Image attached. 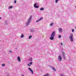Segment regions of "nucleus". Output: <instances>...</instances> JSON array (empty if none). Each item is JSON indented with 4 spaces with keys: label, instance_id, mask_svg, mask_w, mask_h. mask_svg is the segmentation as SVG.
<instances>
[{
    "label": "nucleus",
    "instance_id": "obj_1",
    "mask_svg": "<svg viewBox=\"0 0 76 76\" xmlns=\"http://www.w3.org/2000/svg\"><path fill=\"white\" fill-rule=\"evenodd\" d=\"M32 16H30L29 18L28 19L27 22L26 23V26H27L28 25H29L31 21V19H32Z\"/></svg>",
    "mask_w": 76,
    "mask_h": 76
},
{
    "label": "nucleus",
    "instance_id": "obj_2",
    "mask_svg": "<svg viewBox=\"0 0 76 76\" xmlns=\"http://www.w3.org/2000/svg\"><path fill=\"white\" fill-rule=\"evenodd\" d=\"M56 33V31H53L51 35L50 36V39H51V40H54V36H55V33Z\"/></svg>",
    "mask_w": 76,
    "mask_h": 76
},
{
    "label": "nucleus",
    "instance_id": "obj_3",
    "mask_svg": "<svg viewBox=\"0 0 76 76\" xmlns=\"http://www.w3.org/2000/svg\"><path fill=\"white\" fill-rule=\"evenodd\" d=\"M73 35L72 34H70V36L69 37V39L71 42H73Z\"/></svg>",
    "mask_w": 76,
    "mask_h": 76
},
{
    "label": "nucleus",
    "instance_id": "obj_4",
    "mask_svg": "<svg viewBox=\"0 0 76 76\" xmlns=\"http://www.w3.org/2000/svg\"><path fill=\"white\" fill-rule=\"evenodd\" d=\"M59 32V33H62L63 31V29L61 28H58Z\"/></svg>",
    "mask_w": 76,
    "mask_h": 76
},
{
    "label": "nucleus",
    "instance_id": "obj_5",
    "mask_svg": "<svg viewBox=\"0 0 76 76\" xmlns=\"http://www.w3.org/2000/svg\"><path fill=\"white\" fill-rule=\"evenodd\" d=\"M62 60V59H61V56H58V60L59 61H61Z\"/></svg>",
    "mask_w": 76,
    "mask_h": 76
},
{
    "label": "nucleus",
    "instance_id": "obj_6",
    "mask_svg": "<svg viewBox=\"0 0 76 76\" xmlns=\"http://www.w3.org/2000/svg\"><path fill=\"white\" fill-rule=\"evenodd\" d=\"M37 4L36 3H35L34 5V6L35 8H37V9H38V8H39V6H37Z\"/></svg>",
    "mask_w": 76,
    "mask_h": 76
},
{
    "label": "nucleus",
    "instance_id": "obj_7",
    "mask_svg": "<svg viewBox=\"0 0 76 76\" xmlns=\"http://www.w3.org/2000/svg\"><path fill=\"white\" fill-rule=\"evenodd\" d=\"M43 19V17H42V18H40L38 20H37L36 21V23L38 22H39V21H40L41 20H42Z\"/></svg>",
    "mask_w": 76,
    "mask_h": 76
},
{
    "label": "nucleus",
    "instance_id": "obj_8",
    "mask_svg": "<svg viewBox=\"0 0 76 76\" xmlns=\"http://www.w3.org/2000/svg\"><path fill=\"white\" fill-rule=\"evenodd\" d=\"M50 67L52 69H53V70H54V71H56V69H55V68H54V67H53V66H50Z\"/></svg>",
    "mask_w": 76,
    "mask_h": 76
},
{
    "label": "nucleus",
    "instance_id": "obj_9",
    "mask_svg": "<svg viewBox=\"0 0 76 76\" xmlns=\"http://www.w3.org/2000/svg\"><path fill=\"white\" fill-rule=\"evenodd\" d=\"M17 59L18 61H19V62L20 61V56H18L17 57Z\"/></svg>",
    "mask_w": 76,
    "mask_h": 76
},
{
    "label": "nucleus",
    "instance_id": "obj_10",
    "mask_svg": "<svg viewBox=\"0 0 76 76\" xmlns=\"http://www.w3.org/2000/svg\"><path fill=\"white\" fill-rule=\"evenodd\" d=\"M53 25H54V23H51L50 24L49 26H52Z\"/></svg>",
    "mask_w": 76,
    "mask_h": 76
},
{
    "label": "nucleus",
    "instance_id": "obj_11",
    "mask_svg": "<svg viewBox=\"0 0 76 76\" xmlns=\"http://www.w3.org/2000/svg\"><path fill=\"white\" fill-rule=\"evenodd\" d=\"M24 37V35L22 34H21L20 35L21 38H23Z\"/></svg>",
    "mask_w": 76,
    "mask_h": 76
},
{
    "label": "nucleus",
    "instance_id": "obj_12",
    "mask_svg": "<svg viewBox=\"0 0 76 76\" xmlns=\"http://www.w3.org/2000/svg\"><path fill=\"white\" fill-rule=\"evenodd\" d=\"M32 64V62H31L30 63L28 64V66H31V65Z\"/></svg>",
    "mask_w": 76,
    "mask_h": 76
},
{
    "label": "nucleus",
    "instance_id": "obj_13",
    "mask_svg": "<svg viewBox=\"0 0 76 76\" xmlns=\"http://www.w3.org/2000/svg\"><path fill=\"white\" fill-rule=\"evenodd\" d=\"M12 8H13L12 6H10L8 7L9 9H12Z\"/></svg>",
    "mask_w": 76,
    "mask_h": 76
},
{
    "label": "nucleus",
    "instance_id": "obj_14",
    "mask_svg": "<svg viewBox=\"0 0 76 76\" xmlns=\"http://www.w3.org/2000/svg\"><path fill=\"white\" fill-rule=\"evenodd\" d=\"M28 60H29V61H32V58H31L29 59Z\"/></svg>",
    "mask_w": 76,
    "mask_h": 76
},
{
    "label": "nucleus",
    "instance_id": "obj_15",
    "mask_svg": "<svg viewBox=\"0 0 76 76\" xmlns=\"http://www.w3.org/2000/svg\"><path fill=\"white\" fill-rule=\"evenodd\" d=\"M30 31L31 32H34V31H35V30L34 29H31Z\"/></svg>",
    "mask_w": 76,
    "mask_h": 76
},
{
    "label": "nucleus",
    "instance_id": "obj_16",
    "mask_svg": "<svg viewBox=\"0 0 76 76\" xmlns=\"http://www.w3.org/2000/svg\"><path fill=\"white\" fill-rule=\"evenodd\" d=\"M44 8L42 7L40 9V10H44Z\"/></svg>",
    "mask_w": 76,
    "mask_h": 76
},
{
    "label": "nucleus",
    "instance_id": "obj_17",
    "mask_svg": "<svg viewBox=\"0 0 76 76\" xmlns=\"http://www.w3.org/2000/svg\"><path fill=\"white\" fill-rule=\"evenodd\" d=\"M58 1V0H55V3H57Z\"/></svg>",
    "mask_w": 76,
    "mask_h": 76
},
{
    "label": "nucleus",
    "instance_id": "obj_18",
    "mask_svg": "<svg viewBox=\"0 0 76 76\" xmlns=\"http://www.w3.org/2000/svg\"><path fill=\"white\" fill-rule=\"evenodd\" d=\"M4 66H5V64H2V66L3 67H4Z\"/></svg>",
    "mask_w": 76,
    "mask_h": 76
},
{
    "label": "nucleus",
    "instance_id": "obj_19",
    "mask_svg": "<svg viewBox=\"0 0 76 76\" xmlns=\"http://www.w3.org/2000/svg\"><path fill=\"white\" fill-rule=\"evenodd\" d=\"M65 55L64 54V53H63V58H65V56H64Z\"/></svg>",
    "mask_w": 76,
    "mask_h": 76
},
{
    "label": "nucleus",
    "instance_id": "obj_20",
    "mask_svg": "<svg viewBox=\"0 0 76 76\" xmlns=\"http://www.w3.org/2000/svg\"><path fill=\"white\" fill-rule=\"evenodd\" d=\"M74 31H75V30H74V29H72V32H74Z\"/></svg>",
    "mask_w": 76,
    "mask_h": 76
},
{
    "label": "nucleus",
    "instance_id": "obj_21",
    "mask_svg": "<svg viewBox=\"0 0 76 76\" xmlns=\"http://www.w3.org/2000/svg\"><path fill=\"white\" fill-rule=\"evenodd\" d=\"M32 37V36L31 35L29 37V39H30Z\"/></svg>",
    "mask_w": 76,
    "mask_h": 76
},
{
    "label": "nucleus",
    "instance_id": "obj_22",
    "mask_svg": "<svg viewBox=\"0 0 76 76\" xmlns=\"http://www.w3.org/2000/svg\"><path fill=\"white\" fill-rule=\"evenodd\" d=\"M30 72H31L32 73H34V72H33V71L32 70V69L31 70Z\"/></svg>",
    "mask_w": 76,
    "mask_h": 76
},
{
    "label": "nucleus",
    "instance_id": "obj_23",
    "mask_svg": "<svg viewBox=\"0 0 76 76\" xmlns=\"http://www.w3.org/2000/svg\"><path fill=\"white\" fill-rule=\"evenodd\" d=\"M16 1L15 0H14V3H16Z\"/></svg>",
    "mask_w": 76,
    "mask_h": 76
},
{
    "label": "nucleus",
    "instance_id": "obj_24",
    "mask_svg": "<svg viewBox=\"0 0 76 76\" xmlns=\"http://www.w3.org/2000/svg\"><path fill=\"white\" fill-rule=\"evenodd\" d=\"M28 69H29V70L30 71H31V68H28Z\"/></svg>",
    "mask_w": 76,
    "mask_h": 76
},
{
    "label": "nucleus",
    "instance_id": "obj_25",
    "mask_svg": "<svg viewBox=\"0 0 76 76\" xmlns=\"http://www.w3.org/2000/svg\"><path fill=\"white\" fill-rule=\"evenodd\" d=\"M59 38H61V36L60 35L59 36Z\"/></svg>",
    "mask_w": 76,
    "mask_h": 76
},
{
    "label": "nucleus",
    "instance_id": "obj_26",
    "mask_svg": "<svg viewBox=\"0 0 76 76\" xmlns=\"http://www.w3.org/2000/svg\"><path fill=\"white\" fill-rule=\"evenodd\" d=\"M61 76H65V75H64L63 74H62V75H61Z\"/></svg>",
    "mask_w": 76,
    "mask_h": 76
},
{
    "label": "nucleus",
    "instance_id": "obj_27",
    "mask_svg": "<svg viewBox=\"0 0 76 76\" xmlns=\"http://www.w3.org/2000/svg\"><path fill=\"white\" fill-rule=\"evenodd\" d=\"M9 53H12V51H11V50H9Z\"/></svg>",
    "mask_w": 76,
    "mask_h": 76
},
{
    "label": "nucleus",
    "instance_id": "obj_28",
    "mask_svg": "<svg viewBox=\"0 0 76 76\" xmlns=\"http://www.w3.org/2000/svg\"><path fill=\"white\" fill-rule=\"evenodd\" d=\"M61 45H63L62 43H61Z\"/></svg>",
    "mask_w": 76,
    "mask_h": 76
},
{
    "label": "nucleus",
    "instance_id": "obj_29",
    "mask_svg": "<svg viewBox=\"0 0 76 76\" xmlns=\"http://www.w3.org/2000/svg\"><path fill=\"white\" fill-rule=\"evenodd\" d=\"M21 76H23V75H21Z\"/></svg>",
    "mask_w": 76,
    "mask_h": 76
},
{
    "label": "nucleus",
    "instance_id": "obj_30",
    "mask_svg": "<svg viewBox=\"0 0 76 76\" xmlns=\"http://www.w3.org/2000/svg\"><path fill=\"white\" fill-rule=\"evenodd\" d=\"M1 19V17H0V19Z\"/></svg>",
    "mask_w": 76,
    "mask_h": 76
}]
</instances>
